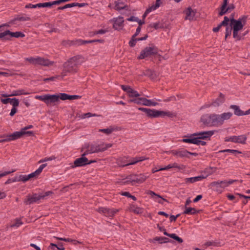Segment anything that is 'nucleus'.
Returning <instances> with one entry per match:
<instances>
[{
	"instance_id": "864d4df0",
	"label": "nucleus",
	"mask_w": 250,
	"mask_h": 250,
	"mask_svg": "<svg viewBox=\"0 0 250 250\" xmlns=\"http://www.w3.org/2000/svg\"><path fill=\"white\" fill-rule=\"evenodd\" d=\"M62 74L61 75H56L55 76L51 77L50 78H45L43 79V81L47 82L48 81H54L56 79H60L62 80L61 79Z\"/></svg>"
},
{
	"instance_id": "de8ad7c7",
	"label": "nucleus",
	"mask_w": 250,
	"mask_h": 250,
	"mask_svg": "<svg viewBox=\"0 0 250 250\" xmlns=\"http://www.w3.org/2000/svg\"><path fill=\"white\" fill-rule=\"evenodd\" d=\"M114 130V129L113 127H111L107 128L100 129H99V132H102L106 134H110Z\"/></svg>"
},
{
	"instance_id": "aec40b11",
	"label": "nucleus",
	"mask_w": 250,
	"mask_h": 250,
	"mask_svg": "<svg viewBox=\"0 0 250 250\" xmlns=\"http://www.w3.org/2000/svg\"><path fill=\"white\" fill-rule=\"evenodd\" d=\"M113 22V27L116 30L121 29L124 26V18L121 16H119L110 20Z\"/></svg>"
},
{
	"instance_id": "09e8293b",
	"label": "nucleus",
	"mask_w": 250,
	"mask_h": 250,
	"mask_svg": "<svg viewBox=\"0 0 250 250\" xmlns=\"http://www.w3.org/2000/svg\"><path fill=\"white\" fill-rule=\"evenodd\" d=\"M212 168L209 167L206 168L201 174L202 176H207V178L210 175L212 174V171H211Z\"/></svg>"
},
{
	"instance_id": "4be33fe9",
	"label": "nucleus",
	"mask_w": 250,
	"mask_h": 250,
	"mask_svg": "<svg viewBox=\"0 0 250 250\" xmlns=\"http://www.w3.org/2000/svg\"><path fill=\"white\" fill-rule=\"evenodd\" d=\"M225 96L223 94L220 93L219 97L212 102L211 105L215 107L218 106L225 102ZM210 105L211 104L205 105L202 108L209 107Z\"/></svg>"
},
{
	"instance_id": "ea45409f",
	"label": "nucleus",
	"mask_w": 250,
	"mask_h": 250,
	"mask_svg": "<svg viewBox=\"0 0 250 250\" xmlns=\"http://www.w3.org/2000/svg\"><path fill=\"white\" fill-rule=\"evenodd\" d=\"M198 212V211L194 208H186L183 212L185 214H195Z\"/></svg>"
},
{
	"instance_id": "6e6552de",
	"label": "nucleus",
	"mask_w": 250,
	"mask_h": 250,
	"mask_svg": "<svg viewBox=\"0 0 250 250\" xmlns=\"http://www.w3.org/2000/svg\"><path fill=\"white\" fill-rule=\"evenodd\" d=\"M129 102L147 106H155L158 104V103L154 102L153 100H149L144 97L130 99Z\"/></svg>"
},
{
	"instance_id": "774afa93",
	"label": "nucleus",
	"mask_w": 250,
	"mask_h": 250,
	"mask_svg": "<svg viewBox=\"0 0 250 250\" xmlns=\"http://www.w3.org/2000/svg\"><path fill=\"white\" fill-rule=\"evenodd\" d=\"M157 240L160 241L161 243H163V242L167 243L168 242V238H167L166 237H161L158 238L157 239Z\"/></svg>"
},
{
	"instance_id": "9d476101",
	"label": "nucleus",
	"mask_w": 250,
	"mask_h": 250,
	"mask_svg": "<svg viewBox=\"0 0 250 250\" xmlns=\"http://www.w3.org/2000/svg\"><path fill=\"white\" fill-rule=\"evenodd\" d=\"M86 155H84V152L82 155V157L76 159L74 162V165L72 166L73 168L76 167H83L86 165H89L92 163H96V161L95 160L89 161L87 158L85 157Z\"/></svg>"
},
{
	"instance_id": "c03bdc74",
	"label": "nucleus",
	"mask_w": 250,
	"mask_h": 250,
	"mask_svg": "<svg viewBox=\"0 0 250 250\" xmlns=\"http://www.w3.org/2000/svg\"><path fill=\"white\" fill-rule=\"evenodd\" d=\"M136 174H131L126 178V181L125 182L126 183H136Z\"/></svg>"
},
{
	"instance_id": "a18cd8bd",
	"label": "nucleus",
	"mask_w": 250,
	"mask_h": 250,
	"mask_svg": "<svg viewBox=\"0 0 250 250\" xmlns=\"http://www.w3.org/2000/svg\"><path fill=\"white\" fill-rule=\"evenodd\" d=\"M228 152L232 153V154L236 156L237 154H241L242 152L238 150H235V149H224L220 151V152Z\"/></svg>"
},
{
	"instance_id": "412c9836",
	"label": "nucleus",
	"mask_w": 250,
	"mask_h": 250,
	"mask_svg": "<svg viewBox=\"0 0 250 250\" xmlns=\"http://www.w3.org/2000/svg\"><path fill=\"white\" fill-rule=\"evenodd\" d=\"M183 13L185 15V20L191 21L194 19L196 11L192 9L190 7H188L185 9Z\"/></svg>"
},
{
	"instance_id": "20e7f679",
	"label": "nucleus",
	"mask_w": 250,
	"mask_h": 250,
	"mask_svg": "<svg viewBox=\"0 0 250 250\" xmlns=\"http://www.w3.org/2000/svg\"><path fill=\"white\" fill-rule=\"evenodd\" d=\"M25 60L29 62L34 65H40L44 66H50L54 64V62L50 60L41 57H29L25 59Z\"/></svg>"
},
{
	"instance_id": "13d9d810",
	"label": "nucleus",
	"mask_w": 250,
	"mask_h": 250,
	"mask_svg": "<svg viewBox=\"0 0 250 250\" xmlns=\"http://www.w3.org/2000/svg\"><path fill=\"white\" fill-rule=\"evenodd\" d=\"M57 240H59L61 241H63L66 242H73L74 240L70 238H62L59 237H55Z\"/></svg>"
},
{
	"instance_id": "bb28decb",
	"label": "nucleus",
	"mask_w": 250,
	"mask_h": 250,
	"mask_svg": "<svg viewBox=\"0 0 250 250\" xmlns=\"http://www.w3.org/2000/svg\"><path fill=\"white\" fill-rule=\"evenodd\" d=\"M129 156H122L116 159V163L119 167H124L128 166Z\"/></svg>"
},
{
	"instance_id": "f3484780",
	"label": "nucleus",
	"mask_w": 250,
	"mask_h": 250,
	"mask_svg": "<svg viewBox=\"0 0 250 250\" xmlns=\"http://www.w3.org/2000/svg\"><path fill=\"white\" fill-rule=\"evenodd\" d=\"M235 180H230L229 181H218L212 183V186L216 187L217 188H224L229 185L232 184L234 182H236Z\"/></svg>"
},
{
	"instance_id": "a19ab883",
	"label": "nucleus",
	"mask_w": 250,
	"mask_h": 250,
	"mask_svg": "<svg viewBox=\"0 0 250 250\" xmlns=\"http://www.w3.org/2000/svg\"><path fill=\"white\" fill-rule=\"evenodd\" d=\"M9 35L11 37H14V38H23L25 37V34L21 32H12L10 31Z\"/></svg>"
},
{
	"instance_id": "f8f14e48",
	"label": "nucleus",
	"mask_w": 250,
	"mask_h": 250,
	"mask_svg": "<svg viewBox=\"0 0 250 250\" xmlns=\"http://www.w3.org/2000/svg\"><path fill=\"white\" fill-rule=\"evenodd\" d=\"M247 137L246 135L239 136H231L225 139L226 142H231L235 143L245 144Z\"/></svg>"
},
{
	"instance_id": "58836bf2",
	"label": "nucleus",
	"mask_w": 250,
	"mask_h": 250,
	"mask_svg": "<svg viewBox=\"0 0 250 250\" xmlns=\"http://www.w3.org/2000/svg\"><path fill=\"white\" fill-rule=\"evenodd\" d=\"M157 110L155 109H148L147 116L150 118H157Z\"/></svg>"
},
{
	"instance_id": "4c0bfd02",
	"label": "nucleus",
	"mask_w": 250,
	"mask_h": 250,
	"mask_svg": "<svg viewBox=\"0 0 250 250\" xmlns=\"http://www.w3.org/2000/svg\"><path fill=\"white\" fill-rule=\"evenodd\" d=\"M231 108L234 110V113L237 116H243V111L241 110L239 107L237 105H232L231 106Z\"/></svg>"
},
{
	"instance_id": "3c124183",
	"label": "nucleus",
	"mask_w": 250,
	"mask_h": 250,
	"mask_svg": "<svg viewBox=\"0 0 250 250\" xmlns=\"http://www.w3.org/2000/svg\"><path fill=\"white\" fill-rule=\"evenodd\" d=\"M147 194L149 195H150L151 196H156L157 198H160V199H162L163 200V201H166L167 202V200L164 198H163L162 196H161L160 195L155 193L154 191H151V190H149L148 192H147Z\"/></svg>"
},
{
	"instance_id": "1a4fd4ad",
	"label": "nucleus",
	"mask_w": 250,
	"mask_h": 250,
	"mask_svg": "<svg viewBox=\"0 0 250 250\" xmlns=\"http://www.w3.org/2000/svg\"><path fill=\"white\" fill-rule=\"evenodd\" d=\"M27 134L29 136L33 135L34 133L32 131L23 132L21 129L20 131H15L12 134L4 136L3 141H12L21 138L23 135Z\"/></svg>"
},
{
	"instance_id": "a211bd4d",
	"label": "nucleus",
	"mask_w": 250,
	"mask_h": 250,
	"mask_svg": "<svg viewBox=\"0 0 250 250\" xmlns=\"http://www.w3.org/2000/svg\"><path fill=\"white\" fill-rule=\"evenodd\" d=\"M201 122L207 126H213V114L203 115L201 118Z\"/></svg>"
},
{
	"instance_id": "338daca9",
	"label": "nucleus",
	"mask_w": 250,
	"mask_h": 250,
	"mask_svg": "<svg viewBox=\"0 0 250 250\" xmlns=\"http://www.w3.org/2000/svg\"><path fill=\"white\" fill-rule=\"evenodd\" d=\"M17 107H12V109H11L10 113L9 114L10 116L11 117L13 116L17 113Z\"/></svg>"
},
{
	"instance_id": "79ce46f5",
	"label": "nucleus",
	"mask_w": 250,
	"mask_h": 250,
	"mask_svg": "<svg viewBox=\"0 0 250 250\" xmlns=\"http://www.w3.org/2000/svg\"><path fill=\"white\" fill-rule=\"evenodd\" d=\"M127 21H136L138 23L139 25H142L145 23V21L139 20L137 17L135 16H131L127 19Z\"/></svg>"
},
{
	"instance_id": "69168bd1",
	"label": "nucleus",
	"mask_w": 250,
	"mask_h": 250,
	"mask_svg": "<svg viewBox=\"0 0 250 250\" xmlns=\"http://www.w3.org/2000/svg\"><path fill=\"white\" fill-rule=\"evenodd\" d=\"M51 245L53 246L56 247L59 250H64L65 249L64 247H63V246L62 244L56 245V244L52 243V244H51Z\"/></svg>"
},
{
	"instance_id": "5701e85b",
	"label": "nucleus",
	"mask_w": 250,
	"mask_h": 250,
	"mask_svg": "<svg viewBox=\"0 0 250 250\" xmlns=\"http://www.w3.org/2000/svg\"><path fill=\"white\" fill-rule=\"evenodd\" d=\"M202 139H198L195 138H185L183 139L182 141L184 143L192 144L197 145L198 146H204L206 145V142L201 140Z\"/></svg>"
},
{
	"instance_id": "e433bc0d",
	"label": "nucleus",
	"mask_w": 250,
	"mask_h": 250,
	"mask_svg": "<svg viewBox=\"0 0 250 250\" xmlns=\"http://www.w3.org/2000/svg\"><path fill=\"white\" fill-rule=\"evenodd\" d=\"M222 125L219 114H213V126H218Z\"/></svg>"
},
{
	"instance_id": "4d7b16f0",
	"label": "nucleus",
	"mask_w": 250,
	"mask_h": 250,
	"mask_svg": "<svg viewBox=\"0 0 250 250\" xmlns=\"http://www.w3.org/2000/svg\"><path fill=\"white\" fill-rule=\"evenodd\" d=\"M232 29L231 28V27H229V26H227L226 29V34H225V38H227L228 37L230 36L231 34V30Z\"/></svg>"
},
{
	"instance_id": "c85d7f7f",
	"label": "nucleus",
	"mask_w": 250,
	"mask_h": 250,
	"mask_svg": "<svg viewBox=\"0 0 250 250\" xmlns=\"http://www.w3.org/2000/svg\"><path fill=\"white\" fill-rule=\"evenodd\" d=\"M207 178V176H202L201 174L198 176H195L193 177L187 178L185 179V182L186 183H193L196 182L201 181L204 179Z\"/></svg>"
},
{
	"instance_id": "9b49d317",
	"label": "nucleus",
	"mask_w": 250,
	"mask_h": 250,
	"mask_svg": "<svg viewBox=\"0 0 250 250\" xmlns=\"http://www.w3.org/2000/svg\"><path fill=\"white\" fill-rule=\"evenodd\" d=\"M214 132L215 131L213 130L200 131L191 134L189 136V138H192L202 140L209 139V138L214 134Z\"/></svg>"
},
{
	"instance_id": "f03ea898",
	"label": "nucleus",
	"mask_w": 250,
	"mask_h": 250,
	"mask_svg": "<svg viewBox=\"0 0 250 250\" xmlns=\"http://www.w3.org/2000/svg\"><path fill=\"white\" fill-rule=\"evenodd\" d=\"M112 146L111 144H105L103 142L85 143L82 147V151H84V155H88L104 151Z\"/></svg>"
},
{
	"instance_id": "cd10ccee",
	"label": "nucleus",
	"mask_w": 250,
	"mask_h": 250,
	"mask_svg": "<svg viewBox=\"0 0 250 250\" xmlns=\"http://www.w3.org/2000/svg\"><path fill=\"white\" fill-rule=\"evenodd\" d=\"M190 155L196 156L197 154L195 152H190L186 149L179 150V157L189 158Z\"/></svg>"
},
{
	"instance_id": "0eeeda50",
	"label": "nucleus",
	"mask_w": 250,
	"mask_h": 250,
	"mask_svg": "<svg viewBox=\"0 0 250 250\" xmlns=\"http://www.w3.org/2000/svg\"><path fill=\"white\" fill-rule=\"evenodd\" d=\"M47 166V164H42L39 168L34 172L28 175H19L20 181L23 182H25L28 181L30 179L38 176L42 171L43 169Z\"/></svg>"
},
{
	"instance_id": "052dcab7",
	"label": "nucleus",
	"mask_w": 250,
	"mask_h": 250,
	"mask_svg": "<svg viewBox=\"0 0 250 250\" xmlns=\"http://www.w3.org/2000/svg\"><path fill=\"white\" fill-rule=\"evenodd\" d=\"M132 211L136 214H141L143 212L142 208L139 207H134L132 209Z\"/></svg>"
},
{
	"instance_id": "e2e57ef3",
	"label": "nucleus",
	"mask_w": 250,
	"mask_h": 250,
	"mask_svg": "<svg viewBox=\"0 0 250 250\" xmlns=\"http://www.w3.org/2000/svg\"><path fill=\"white\" fill-rule=\"evenodd\" d=\"M135 37L132 38L131 40L129 42V44L131 47H133L135 45L137 39H134Z\"/></svg>"
},
{
	"instance_id": "5fc2aeb1",
	"label": "nucleus",
	"mask_w": 250,
	"mask_h": 250,
	"mask_svg": "<svg viewBox=\"0 0 250 250\" xmlns=\"http://www.w3.org/2000/svg\"><path fill=\"white\" fill-rule=\"evenodd\" d=\"M22 224V222L21 221V220L17 219L16 220V222L14 224H12L11 226V227L18 228L20 226H21Z\"/></svg>"
},
{
	"instance_id": "7c9ffc66",
	"label": "nucleus",
	"mask_w": 250,
	"mask_h": 250,
	"mask_svg": "<svg viewBox=\"0 0 250 250\" xmlns=\"http://www.w3.org/2000/svg\"><path fill=\"white\" fill-rule=\"evenodd\" d=\"M87 5V4L86 3H84V2H83V3L74 2V3H72L67 4L62 7H60L59 8V9L62 10V9H66L67 8H71V7L76 6H78L80 7H83Z\"/></svg>"
},
{
	"instance_id": "ddd939ff",
	"label": "nucleus",
	"mask_w": 250,
	"mask_h": 250,
	"mask_svg": "<svg viewBox=\"0 0 250 250\" xmlns=\"http://www.w3.org/2000/svg\"><path fill=\"white\" fill-rule=\"evenodd\" d=\"M65 1H53V2H45V3H40L38 4H28L25 6V8H40L42 7H50L51 6L59 4L61 2H64Z\"/></svg>"
},
{
	"instance_id": "b1692460",
	"label": "nucleus",
	"mask_w": 250,
	"mask_h": 250,
	"mask_svg": "<svg viewBox=\"0 0 250 250\" xmlns=\"http://www.w3.org/2000/svg\"><path fill=\"white\" fill-rule=\"evenodd\" d=\"M57 95H58V102L60 101V100L63 101L66 100H72L78 99L80 98V96L79 95H70L64 93H61Z\"/></svg>"
},
{
	"instance_id": "37998d69",
	"label": "nucleus",
	"mask_w": 250,
	"mask_h": 250,
	"mask_svg": "<svg viewBox=\"0 0 250 250\" xmlns=\"http://www.w3.org/2000/svg\"><path fill=\"white\" fill-rule=\"evenodd\" d=\"M126 7V4H125L123 2H119V1H116V4L115 6V9L118 11H120L122 9L125 8Z\"/></svg>"
},
{
	"instance_id": "680f3d73",
	"label": "nucleus",
	"mask_w": 250,
	"mask_h": 250,
	"mask_svg": "<svg viewBox=\"0 0 250 250\" xmlns=\"http://www.w3.org/2000/svg\"><path fill=\"white\" fill-rule=\"evenodd\" d=\"M10 31L6 30L3 32H0V39L3 38L7 35H9Z\"/></svg>"
},
{
	"instance_id": "c9c22d12",
	"label": "nucleus",
	"mask_w": 250,
	"mask_h": 250,
	"mask_svg": "<svg viewBox=\"0 0 250 250\" xmlns=\"http://www.w3.org/2000/svg\"><path fill=\"white\" fill-rule=\"evenodd\" d=\"M30 20V18L29 16L24 15V16H18L16 17L12 21V23H15V21H25Z\"/></svg>"
},
{
	"instance_id": "2f4dec72",
	"label": "nucleus",
	"mask_w": 250,
	"mask_h": 250,
	"mask_svg": "<svg viewBox=\"0 0 250 250\" xmlns=\"http://www.w3.org/2000/svg\"><path fill=\"white\" fill-rule=\"evenodd\" d=\"M229 20L227 17H225L224 20L216 27L213 28L214 32H218L222 25L227 26Z\"/></svg>"
},
{
	"instance_id": "6e6d98bb",
	"label": "nucleus",
	"mask_w": 250,
	"mask_h": 250,
	"mask_svg": "<svg viewBox=\"0 0 250 250\" xmlns=\"http://www.w3.org/2000/svg\"><path fill=\"white\" fill-rule=\"evenodd\" d=\"M16 171V169H12L11 171H5L4 172H0V178H1L2 177H4L9 174H10L11 173H13Z\"/></svg>"
},
{
	"instance_id": "f704fd0d",
	"label": "nucleus",
	"mask_w": 250,
	"mask_h": 250,
	"mask_svg": "<svg viewBox=\"0 0 250 250\" xmlns=\"http://www.w3.org/2000/svg\"><path fill=\"white\" fill-rule=\"evenodd\" d=\"M162 4V1H156V3L149 6L146 10L150 13L158 8Z\"/></svg>"
},
{
	"instance_id": "72a5a7b5",
	"label": "nucleus",
	"mask_w": 250,
	"mask_h": 250,
	"mask_svg": "<svg viewBox=\"0 0 250 250\" xmlns=\"http://www.w3.org/2000/svg\"><path fill=\"white\" fill-rule=\"evenodd\" d=\"M148 176L144 174H140L139 175L136 174V183H142L148 178Z\"/></svg>"
},
{
	"instance_id": "7ed1b4c3",
	"label": "nucleus",
	"mask_w": 250,
	"mask_h": 250,
	"mask_svg": "<svg viewBox=\"0 0 250 250\" xmlns=\"http://www.w3.org/2000/svg\"><path fill=\"white\" fill-rule=\"evenodd\" d=\"M245 21V19L243 17L238 20L232 19L230 20V25L233 30V37L237 40L241 39L238 32L243 29Z\"/></svg>"
},
{
	"instance_id": "49530a36",
	"label": "nucleus",
	"mask_w": 250,
	"mask_h": 250,
	"mask_svg": "<svg viewBox=\"0 0 250 250\" xmlns=\"http://www.w3.org/2000/svg\"><path fill=\"white\" fill-rule=\"evenodd\" d=\"M10 104L12 105V107H17L19 105L20 102L19 99L14 98H11Z\"/></svg>"
},
{
	"instance_id": "423d86ee",
	"label": "nucleus",
	"mask_w": 250,
	"mask_h": 250,
	"mask_svg": "<svg viewBox=\"0 0 250 250\" xmlns=\"http://www.w3.org/2000/svg\"><path fill=\"white\" fill-rule=\"evenodd\" d=\"M158 53V48L154 45H151L145 47L140 53L138 57V59H144L150 57Z\"/></svg>"
},
{
	"instance_id": "6ab92c4d",
	"label": "nucleus",
	"mask_w": 250,
	"mask_h": 250,
	"mask_svg": "<svg viewBox=\"0 0 250 250\" xmlns=\"http://www.w3.org/2000/svg\"><path fill=\"white\" fill-rule=\"evenodd\" d=\"M122 89L125 91L129 97L137 98L140 96L139 93L135 90L133 89L130 86L128 85H122Z\"/></svg>"
},
{
	"instance_id": "393cba45",
	"label": "nucleus",
	"mask_w": 250,
	"mask_h": 250,
	"mask_svg": "<svg viewBox=\"0 0 250 250\" xmlns=\"http://www.w3.org/2000/svg\"><path fill=\"white\" fill-rule=\"evenodd\" d=\"M30 94V92L26 91L25 90L23 89H19L16 90H13L11 92V94L9 95L3 94L2 96L3 97H8V96H18L21 95H27Z\"/></svg>"
},
{
	"instance_id": "603ef678",
	"label": "nucleus",
	"mask_w": 250,
	"mask_h": 250,
	"mask_svg": "<svg viewBox=\"0 0 250 250\" xmlns=\"http://www.w3.org/2000/svg\"><path fill=\"white\" fill-rule=\"evenodd\" d=\"M55 159V157H54L53 156L49 157H46V158L41 159L39 161V163H43L46 162L47 161H51L54 160Z\"/></svg>"
},
{
	"instance_id": "f257e3e1",
	"label": "nucleus",
	"mask_w": 250,
	"mask_h": 250,
	"mask_svg": "<svg viewBox=\"0 0 250 250\" xmlns=\"http://www.w3.org/2000/svg\"><path fill=\"white\" fill-rule=\"evenodd\" d=\"M84 61V58L82 56H74L69 59L63 65L61 79H63L69 73L76 72L78 65L82 64Z\"/></svg>"
},
{
	"instance_id": "bf43d9fd",
	"label": "nucleus",
	"mask_w": 250,
	"mask_h": 250,
	"mask_svg": "<svg viewBox=\"0 0 250 250\" xmlns=\"http://www.w3.org/2000/svg\"><path fill=\"white\" fill-rule=\"evenodd\" d=\"M108 31L106 29H100L98 30L97 31H95L94 33V35H98V34H104Z\"/></svg>"
},
{
	"instance_id": "473e14b6",
	"label": "nucleus",
	"mask_w": 250,
	"mask_h": 250,
	"mask_svg": "<svg viewBox=\"0 0 250 250\" xmlns=\"http://www.w3.org/2000/svg\"><path fill=\"white\" fill-rule=\"evenodd\" d=\"M232 115V113L231 112H225L221 114H220V118L222 122V125L224 122L226 120L229 119Z\"/></svg>"
},
{
	"instance_id": "4468645a",
	"label": "nucleus",
	"mask_w": 250,
	"mask_h": 250,
	"mask_svg": "<svg viewBox=\"0 0 250 250\" xmlns=\"http://www.w3.org/2000/svg\"><path fill=\"white\" fill-rule=\"evenodd\" d=\"M234 8V5L233 3H229V1H223L219 14L222 16L227 13L230 12Z\"/></svg>"
},
{
	"instance_id": "39448f33",
	"label": "nucleus",
	"mask_w": 250,
	"mask_h": 250,
	"mask_svg": "<svg viewBox=\"0 0 250 250\" xmlns=\"http://www.w3.org/2000/svg\"><path fill=\"white\" fill-rule=\"evenodd\" d=\"M35 98L43 102L47 105H55L58 103V95L57 94H44L36 95Z\"/></svg>"
},
{
	"instance_id": "2eb2a0df",
	"label": "nucleus",
	"mask_w": 250,
	"mask_h": 250,
	"mask_svg": "<svg viewBox=\"0 0 250 250\" xmlns=\"http://www.w3.org/2000/svg\"><path fill=\"white\" fill-rule=\"evenodd\" d=\"M97 211L106 217H112L118 211V209L104 207L99 208Z\"/></svg>"
},
{
	"instance_id": "a878e982",
	"label": "nucleus",
	"mask_w": 250,
	"mask_h": 250,
	"mask_svg": "<svg viewBox=\"0 0 250 250\" xmlns=\"http://www.w3.org/2000/svg\"><path fill=\"white\" fill-rule=\"evenodd\" d=\"M148 158L145 156L136 157L134 158L129 157L128 159V166L135 165L138 162L148 160Z\"/></svg>"
},
{
	"instance_id": "0e129e2a",
	"label": "nucleus",
	"mask_w": 250,
	"mask_h": 250,
	"mask_svg": "<svg viewBox=\"0 0 250 250\" xmlns=\"http://www.w3.org/2000/svg\"><path fill=\"white\" fill-rule=\"evenodd\" d=\"M168 154H172L174 156L179 157V150H172L170 151L167 152Z\"/></svg>"
},
{
	"instance_id": "c756f323",
	"label": "nucleus",
	"mask_w": 250,
	"mask_h": 250,
	"mask_svg": "<svg viewBox=\"0 0 250 250\" xmlns=\"http://www.w3.org/2000/svg\"><path fill=\"white\" fill-rule=\"evenodd\" d=\"M174 113L168 111H162L157 110V118L165 117L166 116L168 117H173L174 116Z\"/></svg>"
},
{
	"instance_id": "8fccbe9b",
	"label": "nucleus",
	"mask_w": 250,
	"mask_h": 250,
	"mask_svg": "<svg viewBox=\"0 0 250 250\" xmlns=\"http://www.w3.org/2000/svg\"><path fill=\"white\" fill-rule=\"evenodd\" d=\"M97 115L95 114H92L91 113L88 112L86 113L82 114L80 117L81 119H85V118H90L91 117H95Z\"/></svg>"
},
{
	"instance_id": "dca6fc26",
	"label": "nucleus",
	"mask_w": 250,
	"mask_h": 250,
	"mask_svg": "<svg viewBox=\"0 0 250 250\" xmlns=\"http://www.w3.org/2000/svg\"><path fill=\"white\" fill-rule=\"evenodd\" d=\"M45 196L41 194H34L32 195L26 196L24 202L26 205H30L37 203L40 200L44 198Z\"/></svg>"
}]
</instances>
